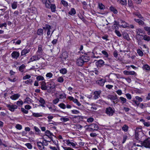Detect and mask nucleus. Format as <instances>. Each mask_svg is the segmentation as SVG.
I'll use <instances>...</instances> for the list:
<instances>
[{
  "mask_svg": "<svg viewBox=\"0 0 150 150\" xmlns=\"http://www.w3.org/2000/svg\"><path fill=\"white\" fill-rule=\"evenodd\" d=\"M89 58L87 54H85L81 56L77 60V64L79 66H81L86 62L89 60Z\"/></svg>",
  "mask_w": 150,
  "mask_h": 150,
  "instance_id": "nucleus-1",
  "label": "nucleus"
},
{
  "mask_svg": "<svg viewBox=\"0 0 150 150\" xmlns=\"http://www.w3.org/2000/svg\"><path fill=\"white\" fill-rule=\"evenodd\" d=\"M135 139L139 141H141L142 138L144 136V134L142 131L141 128L137 127L135 130Z\"/></svg>",
  "mask_w": 150,
  "mask_h": 150,
  "instance_id": "nucleus-2",
  "label": "nucleus"
},
{
  "mask_svg": "<svg viewBox=\"0 0 150 150\" xmlns=\"http://www.w3.org/2000/svg\"><path fill=\"white\" fill-rule=\"evenodd\" d=\"M85 127L86 130L87 131L97 130L99 128L98 125L95 123H93L89 125H86Z\"/></svg>",
  "mask_w": 150,
  "mask_h": 150,
  "instance_id": "nucleus-3",
  "label": "nucleus"
},
{
  "mask_svg": "<svg viewBox=\"0 0 150 150\" xmlns=\"http://www.w3.org/2000/svg\"><path fill=\"white\" fill-rule=\"evenodd\" d=\"M107 98L108 99H110L111 100H116L115 101H113V102L115 104L116 103H117L118 101V100L117 99V97L116 95H113L110 94L108 95L107 96Z\"/></svg>",
  "mask_w": 150,
  "mask_h": 150,
  "instance_id": "nucleus-4",
  "label": "nucleus"
},
{
  "mask_svg": "<svg viewBox=\"0 0 150 150\" xmlns=\"http://www.w3.org/2000/svg\"><path fill=\"white\" fill-rule=\"evenodd\" d=\"M142 145L146 148L150 147V138L145 140L142 143Z\"/></svg>",
  "mask_w": 150,
  "mask_h": 150,
  "instance_id": "nucleus-5",
  "label": "nucleus"
},
{
  "mask_svg": "<svg viewBox=\"0 0 150 150\" xmlns=\"http://www.w3.org/2000/svg\"><path fill=\"white\" fill-rule=\"evenodd\" d=\"M101 92L100 90L95 91L93 94L94 95L93 97V98L96 100L98 98L100 97Z\"/></svg>",
  "mask_w": 150,
  "mask_h": 150,
  "instance_id": "nucleus-6",
  "label": "nucleus"
},
{
  "mask_svg": "<svg viewBox=\"0 0 150 150\" xmlns=\"http://www.w3.org/2000/svg\"><path fill=\"white\" fill-rule=\"evenodd\" d=\"M6 106L8 108V109L11 112H13L14 110L17 108V105H13L8 104Z\"/></svg>",
  "mask_w": 150,
  "mask_h": 150,
  "instance_id": "nucleus-7",
  "label": "nucleus"
},
{
  "mask_svg": "<svg viewBox=\"0 0 150 150\" xmlns=\"http://www.w3.org/2000/svg\"><path fill=\"white\" fill-rule=\"evenodd\" d=\"M66 144L68 146H72L73 147H74L76 145H77V143L76 142H72L69 140H66Z\"/></svg>",
  "mask_w": 150,
  "mask_h": 150,
  "instance_id": "nucleus-8",
  "label": "nucleus"
},
{
  "mask_svg": "<svg viewBox=\"0 0 150 150\" xmlns=\"http://www.w3.org/2000/svg\"><path fill=\"white\" fill-rule=\"evenodd\" d=\"M20 55L19 53L16 51H13L12 52L11 54V56L12 57L16 59H17L19 57Z\"/></svg>",
  "mask_w": 150,
  "mask_h": 150,
  "instance_id": "nucleus-9",
  "label": "nucleus"
},
{
  "mask_svg": "<svg viewBox=\"0 0 150 150\" xmlns=\"http://www.w3.org/2000/svg\"><path fill=\"white\" fill-rule=\"evenodd\" d=\"M39 57H38L36 54L33 56L30 59V62H33L34 61L38 60L40 59Z\"/></svg>",
  "mask_w": 150,
  "mask_h": 150,
  "instance_id": "nucleus-10",
  "label": "nucleus"
},
{
  "mask_svg": "<svg viewBox=\"0 0 150 150\" xmlns=\"http://www.w3.org/2000/svg\"><path fill=\"white\" fill-rule=\"evenodd\" d=\"M46 83L45 81H42L41 82V88L43 90H46L47 89V87L46 85Z\"/></svg>",
  "mask_w": 150,
  "mask_h": 150,
  "instance_id": "nucleus-11",
  "label": "nucleus"
},
{
  "mask_svg": "<svg viewBox=\"0 0 150 150\" xmlns=\"http://www.w3.org/2000/svg\"><path fill=\"white\" fill-rule=\"evenodd\" d=\"M105 81L103 79H101L99 80H98L96 81V83L100 86H103L104 84Z\"/></svg>",
  "mask_w": 150,
  "mask_h": 150,
  "instance_id": "nucleus-12",
  "label": "nucleus"
},
{
  "mask_svg": "<svg viewBox=\"0 0 150 150\" xmlns=\"http://www.w3.org/2000/svg\"><path fill=\"white\" fill-rule=\"evenodd\" d=\"M20 96V95L18 94H16L12 95L10 97V98L13 100H16L18 99Z\"/></svg>",
  "mask_w": 150,
  "mask_h": 150,
  "instance_id": "nucleus-13",
  "label": "nucleus"
},
{
  "mask_svg": "<svg viewBox=\"0 0 150 150\" xmlns=\"http://www.w3.org/2000/svg\"><path fill=\"white\" fill-rule=\"evenodd\" d=\"M37 145L39 149L42 150L44 149V146L42 142H37Z\"/></svg>",
  "mask_w": 150,
  "mask_h": 150,
  "instance_id": "nucleus-14",
  "label": "nucleus"
},
{
  "mask_svg": "<svg viewBox=\"0 0 150 150\" xmlns=\"http://www.w3.org/2000/svg\"><path fill=\"white\" fill-rule=\"evenodd\" d=\"M114 109L110 107L106 108L105 112H114Z\"/></svg>",
  "mask_w": 150,
  "mask_h": 150,
  "instance_id": "nucleus-15",
  "label": "nucleus"
},
{
  "mask_svg": "<svg viewBox=\"0 0 150 150\" xmlns=\"http://www.w3.org/2000/svg\"><path fill=\"white\" fill-rule=\"evenodd\" d=\"M30 51V50L29 49H24L22 50L21 52V56L24 55L26 54L29 53Z\"/></svg>",
  "mask_w": 150,
  "mask_h": 150,
  "instance_id": "nucleus-16",
  "label": "nucleus"
},
{
  "mask_svg": "<svg viewBox=\"0 0 150 150\" xmlns=\"http://www.w3.org/2000/svg\"><path fill=\"white\" fill-rule=\"evenodd\" d=\"M124 73L127 75H134L135 74V72L134 71H124Z\"/></svg>",
  "mask_w": 150,
  "mask_h": 150,
  "instance_id": "nucleus-17",
  "label": "nucleus"
},
{
  "mask_svg": "<svg viewBox=\"0 0 150 150\" xmlns=\"http://www.w3.org/2000/svg\"><path fill=\"white\" fill-rule=\"evenodd\" d=\"M62 59L66 60V59L68 58V54L66 52H63L62 54Z\"/></svg>",
  "mask_w": 150,
  "mask_h": 150,
  "instance_id": "nucleus-18",
  "label": "nucleus"
},
{
  "mask_svg": "<svg viewBox=\"0 0 150 150\" xmlns=\"http://www.w3.org/2000/svg\"><path fill=\"white\" fill-rule=\"evenodd\" d=\"M37 33L39 35H42L43 34V30L42 28L38 29L37 31Z\"/></svg>",
  "mask_w": 150,
  "mask_h": 150,
  "instance_id": "nucleus-19",
  "label": "nucleus"
},
{
  "mask_svg": "<svg viewBox=\"0 0 150 150\" xmlns=\"http://www.w3.org/2000/svg\"><path fill=\"white\" fill-rule=\"evenodd\" d=\"M110 10L112 12L115 14H116L117 13V11L115 8L113 6H111L110 8Z\"/></svg>",
  "mask_w": 150,
  "mask_h": 150,
  "instance_id": "nucleus-20",
  "label": "nucleus"
},
{
  "mask_svg": "<svg viewBox=\"0 0 150 150\" xmlns=\"http://www.w3.org/2000/svg\"><path fill=\"white\" fill-rule=\"evenodd\" d=\"M134 20L135 21L138 23L140 25H142L144 24V22L142 20L135 18L134 19Z\"/></svg>",
  "mask_w": 150,
  "mask_h": 150,
  "instance_id": "nucleus-21",
  "label": "nucleus"
},
{
  "mask_svg": "<svg viewBox=\"0 0 150 150\" xmlns=\"http://www.w3.org/2000/svg\"><path fill=\"white\" fill-rule=\"evenodd\" d=\"M69 118L65 117H62L60 118V120L63 122H66L69 121Z\"/></svg>",
  "mask_w": 150,
  "mask_h": 150,
  "instance_id": "nucleus-22",
  "label": "nucleus"
},
{
  "mask_svg": "<svg viewBox=\"0 0 150 150\" xmlns=\"http://www.w3.org/2000/svg\"><path fill=\"white\" fill-rule=\"evenodd\" d=\"M76 11L75 9L73 8H71L70 11L69 12V13L71 15H73L76 13Z\"/></svg>",
  "mask_w": 150,
  "mask_h": 150,
  "instance_id": "nucleus-23",
  "label": "nucleus"
},
{
  "mask_svg": "<svg viewBox=\"0 0 150 150\" xmlns=\"http://www.w3.org/2000/svg\"><path fill=\"white\" fill-rule=\"evenodd\" d=\"M39 102L42 104L41 105L43 107H44V104L45 103V100L42 98H40L39 100Z\"/></svg>",
  "mask_w": 150,
  "mask_h": 150,
  "instance_id": "nucleus-24",
  "label": "nucleus"
},
{
  "mask_svg": "<svg viewBox=\"0 0 150 150\" xmlns=\"http://www.w3.org/2000/svg\"><path fill=\"white\" fill-rule=\"evenodd\" d=\"M51 9V11L52 12H54L56 11V6L54 4H52L51 5L50 7Z\"/></svg>",
  "mask_w": 150,
  "mask_h": 150,
  "instance_id": "nucleus-25",
  "label": "nucleus"
},
{
  "mask_svg": "<svg viewBox=\"0 0 150 150\" xmlns=\"http://www.w3.org/2000/svg\"><path fill=\"white\" fill-rule=\"evenodd\" d=\"M25 68V66L24 64H22L19 68V70L21 72H23Z\"/></svg>",
  "mask_w": 150,
  "mask_h": 150,
  "instance_id": "nucleus-26",
  "label": "nucleus"
},
{
  "mask_svg": "<svg viewBox=\"0 0 150 150\" xmlns=\"http://www.w3.org/2000/svg\"><path fill=\"white\" fill-rule=\"evenodd\" d=\"M49 87L51 89H53L55 88V85L54 82H50L49 84Z\"/></svg>",
  "mask_w": 150,
  "mask_h": 150,
  "instance_id": "nucleus-27",
  "label": "nucleus"
},
{
  "mask_svg": "<svg viewBox=\"0 0 150 150\" xmlns=\"http://www.w3.org/2000/svg\"><path fill=\"white\" fill-rule=\"evenodd\" d=\"M99 8L101 10H103L105 9V6L102 3H98Z\"/></svg>",
  "mask_w": 150,
  "mask_h": 150,
  "instance_id": "nucleus-28",
  "label": "nucleus"
},
{
  "mask_svg": "<svg viewBox=\"0 0 150 150\" xmlns=\"http://www.w3.org/2000/svg\"><path fill=\"white\" fill-rule=\"evenodd\" d=\"M136 33H138L143 34L144 33V31L143 30L139 28L136 29Z\"/></svg>",
  "mask_w": 150,
  "mask_h": 150,
  "instance_id": "nucleus-29",
  "label": "nucleus"
},
{
  "mask_svg": "<svg viewBox=\"0 0 150 150\" xmlns=\"http://www.w3.org/2000/svg\"><path fill=\"white\" fill-rule=\"evenodd\" d=\"M118 2L123 5L127 4V0H118Z\"/></svg>",
  "mask_w": 150,
  "mask_h": 150,
  "instance_id": "nucleus-30",
  "label": "nucleus"
},
{
  "mask_svg": "<svg viewBox=\"0 0 150 150\" xmlns=\"http://www.w3.org/2000/svg\"><path fill=\"white\" fill-rule=\"evenodd\" d=\"M128 129V126L125 125L122 127V130L125 132H126L127 131Z\"/></svg>",
  "mask_w": 150,
  "mask_h": 150,
  "instance_id": "nucleus-31",
  "label": "nucleus"
},
{
  "mask_svg": "<svg viewBox=\"0 0 150 150\" xmlns=\"http://www.w3.org/2000/svg\"><path fill=\"white\" fill-rule=\"evenodd\" d=\"M17 6V3L16 2H14L11 5V7L13 9H16Z\"/></svg>",
  "mask_w": 150,
  "mask_h": 150,
  "instance_id": "nucleus-32",
  "label": "nucleus"
},
{
  "mask_svg": "<svg viewBox=\"0 0 150 150\" xmlns=\"http://www.w3.org/2000/svg\"><path fill=\"white\" fill-rule=\"evenodd\" d=\"M145 30L147 32V34L148 35H150V27L146 26L144 28Z\"/></svg>",
  "mask_w": 150,
  "mask_h": 150,
  "instance_id": "nucleus-33",
  "label": "nucleus"
},
{
  "mask_svg": "<svg viewBox=\"0 0 150 150\" xmlns=\"http://www.w3.org/2000/svg\"><path fill=\"white\" fill-rule=\"evenodd\" d=\"M59 99H64L66 98V96L64 93H63L59 95Z\"/></svg>",
  "mask_w": 150,
  "mask_h": 150,
  "instance_id": "nucleus-34",
  "label": "nucleus"
},
{
  "mask_svg": "<svg viewBox=\"0 0 150 150\" xmlns=\"http://www.w3.org/2000/svg\"><path fill=\"white\" fill-rule=\"evenodd\" d=\"M143 39L145 40L149 41L150 40V37L147 36V35H144V36H143Z\"/></svg>",
  "mask_w": 150,
  "mask_h": 150,
  "instance_id": "nucleus-35",
  "label": "nucleus"
},
{
  "mask_svg": "<svg viewBox=\"0 0 150 150\" xmlns=\"http://www.w3.org/2000/svg\"><path fill=\"white\" fill-rule=\"evenodd\" d=\"M36 79L38 81H43L44 80V77L42 76H38L36 77Z\"/></svg>",
  "mask_w": 150,
  "mask_h": 150,
  "instance_id": "nucleus-36",
  "label": "nucleus"
},
{
  "mask_svg": "<svg viewBox=\"0 0 150 150\" xmlns=\"http://www.w3.org/2000/svg\"><path fill=\"white\" fill-rule=\"evenodd\" d=\"M25 145L29 149H32V146L30 143H27L25 144Z\"/></svg>",
  "mask_w": 150,
  "mask_h": 150,
  "instance_id": "nucleus-37",
  "label": "nucleus"
},
{
  "mask_svg": "<svg viewBox=\"0 0 150 150\" xmlns=\"http://www.w3.org/2000/svg\"><path fill=\"white\" fill-rule=\"evenodd\" d=\"M34 128L35 131L36 132V133L37 134H38L40 133V130L37 127L35 126L34 127Z\"/></svg>",
  "mask_w": 150,
  "mask_h": 150,
  "instance_id": "nucleus-38",
  "label": "nucleus"
},
{
  "mask_svg": "<svg viewBox=\"0 0 150 150\" xmlns=\"http://www.w3.org/2000/svg\"><path fill=\"white\" fill-rule=\"evenodd\" d=\"M120 100H121V102L122 103H125L126 102L127 100L125 98L122 97H121L120 98Z\"/></svg>",
  "mask_w": 150,
  "mask_h": 150,
  "instance_id": "nucleus-39",
  "label": "nucleus"
},
{
  "mask_svg": "<svg viewBox=\"0 0 150 150\" xmlns=\"http://www.w3.org/2000/svg\"><path fill=\"white\" fill-rule=\"evenodd\" d=\"M61 3L64 6L67 7L68 6V3L64 0H62Z\"/></svg>",
  "mask_w": 150,
  "mask_h": 150,
  "instance_id": "nucleus-40",
  "label": "nucleus"
},
{
  "mask_svg": "<svg viewBox=\"0 0 150 150\" xmlns=\"http://www.w3.org/2000/svg\"><path fill=\"white\" fill-rule=\"evenodd\" d=\"M42 46L41 45H38V50L37 51L38 52H42L43 51L42 49Z\"/></svg>",
  "mask_w": 150,
  "mask_h": 150,
  "instance_id": "nucleus-41",
  "label": "nucleus"
},
{
  "mask_svg": "<svg viewBox=\"0 0 150 150\" xmlns=\"http://www.w3.org/2000/svg\"><path fill=\"white\" fill-rule=\"evenodd\" d=\"M15 127L18 130H21L22 129V126L19 124H16V125Z\"/></svg>",
  "mask_w": 150,
  "mask_h": 150,
  "instance_id": "nucleus-42",
  "label": "nucleus"
},
{
  "mask_svg": "<svg viewBox=\"0 0 150 150\" xmlns=\"http://www.w3.org/2000/svg\"><path fill=\"white\" fill-rule=\"evenodd\" d=\"M16 104L18 106H21L23 104V102L22 100H18L16 102Z\"/></svg>",
  "mask_w": 150,
  "mask_h": 150,
  "instance_id": "nucleus-43",
  "label": "nucleus"
},
{
  "mask_svg": "<svg viewBox=\"0 0 150 150\" xmlns=\"http://www.w3.org/2000/svg\"><path fill=\"white\" fill-rule=\"evenodd\" d=\"M60 72L63 74H64L67 73V70L65 68L62 69L60 70Z\"/></svg>",
  "mask_w": 150,
  "mask_h": 150,
  "instance_id": "nucleus-44",
  "label": "nucleus"
},
{
  "mask_svg": "<svg viewBox=\"0 0 150 150\" xmlns=\"http://www.w3.org/2000/svg\"><path fill=\"white\" fill-rule=\"evenodd\" d=\"M45 134L48 137L51 136L52 135V133L49 130H47L45 132Z\"/></svg>",
  "mask_w": 150,
  "mask_h": 150,
  "instance_id": "nucleus-45",
  "label": "nucleus"
},
{
  "mask_svg": "<svg viewBox=\"0 0 150 150\" xmlns=\"http://www.w3.org/2000/svg\"><path fill=\"white\" fill-rule=\"evenodd\" d=\"M123 36L124 38L127 40H128L129 39V35L127 33H124L123 34Z\"/></svg>",
  "mask_w": 150,
  "mask_h": 150,
  "instance_id": "nucleus-46",
  "label": "nucleus"
},
{
  "mask_svg": "<svg viewBox=\"0 0 150 150\" xmlns=\"http://www.w3.org/2000/svg\"><path fill=\"white\" fill-rule=\"evenodd\" d=\"M137 53L140 56H142L143 55V52L139 49L137 50Z\"/></svg>",
  "mask_w": 150,
  "mask_h": 150,
  "instance_id": "nucleus-47",
  "label": "nucleus"
},
{
  "mask_svg": "<svg viewBox=\"0 0 150 150\" xmlns=\"http://www.w3.org/2000/svg\"><path fill=\"white\" fill-rule=\"evenodd\" d=\"M73 101L75 103H76V104L80 106L81 105V103L78 101V100L74 98L73 100Z\"/></svg>",
  "mask_w": 150,
  "mask_h": 150,
  "instance_id": "nucleus-48",
  "label": "nucleus"
},
{
  "mask_svg": "<svg viewBox=\"0 0 150 150\" xmlns=\"http://www.w3.org/2000/svg\"><path fill=\"white\" fill-rule=\"evenodd\" d=\"M46 76L47 78H50L52 77L53 76V74L50 72L46 74Z\"/></svg>",
  "mask_w": 150,
  "mask_h": 150,
  "instance_id": "nucleus-49",
  "label": "nucleus"
},
{
  "mask_svg": "<svg viewBox=\"0 0 150 150\" xmlns=\"http://www.w3.org/2000/svg\"><path fill=\"white\" fill-rule=\"evenodd\" d=\"M143 68L147 70H149L150 69L149 66L147 64L144 65L143 67Z\"/></svg>",
  "mask_w": 150,
  "mask_h": 150,
  "instance_id": "nucleus-50",
  "label": "nucleus"
},
{
  "mask_svg": "<svg viewBox=\"0 0 150 150\" xmlns=\"http://www.w3.org/2000/svg\"><path fill=\"white\" fill-rule=\"evenodd\" d=\"M33 81L32 79H29L28 80H27L25 81V83L27 84H28L29 83L32 84V83L33 82Z\"/></svg>",
  "mask_w": 150,
  "mask_h": 150,
  "instance_id": "nucleus-51",
  "label": "nucleus"
},
{
  "mask_svg": "<svg viewBox=\"0 0 150 150\" xmlns=\"http://www.w3.org/2000/svg\"><path fill=\"white\" fill-rule=\"evenodd\" d=\"M82 3L83 4V8L84 9H87V3L85 1H83L82 2Z\"/></svg>",
  "mask_w": 150,
  "mask_h": 150,
  "instance_id": "nucleus-52",
  "label": "nucleus"
},
{
  "mask_svg": "<svg viewBox=\"0 0 150 150\" xmlns=\"http://www.w3.org/2000/svg\"><path fill=\"white\" fill-rule=\"evenodd\" d=\"M59 106L62 109H65L66 108V105L63 103H60L59 105Z\"/></svg>",
  "mask_w": 150,
  "mask_h": 150,
  "instance_id": "nucleus-53",
  "label": "nucleus"
},
{
  "mask_svg": "<svg viewBox=\"0 0 150 150\" xmlns=\"http://www.w3.org/2000/svg\"><path fill=\"white\" fill-rule=\"evenodd\" d=\"M57 81L59 82L62 83L64 81V79L62 77H59L57 79Z\"/></svg>",
  "mask_w": 150,
  "mask_h": 150,
  "instance_id": "nucleus-54",
  "label": "nucleus"
},
{
  "mask_svg": "<svg viewBox=\"0 0 150 150\" xmlns=\"http://www.w3.org/2000/svg\"><path fill=\"white\" fill-rule=\"evenodd\" d=\"M48 29H47V35H50V30L52 29V27L50 25Z\"/></svg>",
  "mask_w": 150,
  "mask_h": 150,
  "instance_id": "nucleus-55",
  "label": "nucleus"
},
{
  "mask_svg": "<svg viewBox=\"0 0 150 150\" xmlns=\"http://www.w3.org/2000/svg\"><path fill=\"white\" fill-rule=\"evenodd\" d=\"M115 33L119 37H120L122 35L119 31H118L117 30H115Z\"/></svg>",
  "mask_w": 150,
  "mask_h": 150,
  "instance_id": "nucleus-56",
  "label": "nucleus"
},
{
  "mask_svg": "<svg viewBox=\"0 0 150 150\" xmlns=\"http://www.w3.org/2000/svg\"><path fill=\"white\" fill-rule=\"evenodd\" d=\"M102 54L104 55H105V57H108V54L107 52L105 50H103L102 51Z\"/></svg>",
  "mask_w": 150,
  "mask_h": 150,
  "instance_id": "nucleus-57",
  "label": "nucleus"
},
{
  "mask_svg": "<svg viewBox=\"0 0 150 150\" xmlns=\"http://www.w3.org/2000/svg\"><path fill=\"white\" fill-rule=\"evenodd\" d=\"M42 142L44 146H46L48 145V142L45 140H42Z\"/></svg>",
  "mask_w": 150,
  "mask_h": 150,
  "instance_id": "nucleus-58",
  "label": "nucleus"
},
{
  "mask_svg": "<svg viewBox=\"0 0 150 150\" xmlns=\"http://www.w3.org/2000/svg\"><path fill=\"white\" fill-rule=\"evenodd\" d=\"M49 148L51 149V150H58L57 148L54 146H53L51 145L49 146Z\"/></svg>",
  "mask_w": 150,
  "mask_h": 150,
  "instance_id": "nucleus-59",
  "label": "nucleus"
},
{
  "mask_svg": "<svg viewBox=\"0 0 150 150\" xmlns=\"http://www.w3.org/2000/svg\"><path fill=\"white\" fill-rule=\"evenodd\" d=\"M45 5L46 7L48 8H50V6H51L50 1L49 0L48 1H47V3H46Z\"/></svg>",
  "mask_w": 150,
  "mask_h": 150,
  "instance_id": "nucleus-60",
  "label": "nucleus"
},
{
  "mask_svg": "<svg viewBox=\"0 0 150 150\" xmlns=\"http://www.w3.org/2000/svg\"><path fill=\"white\" fill-rule=\"evenodd\" d=\"M144 125L147 127H150V122H145L143 123Z\"/></svg>",
  "mask_w": 150,
  "mask_h": 150,
  "instance_id": "nucleus-61",
  "label": "nucleus"
},
{
  "mask_svg": "<svg viewBox=\"0 0 150 150\" xmlns=\"http://www.w3.org/2000/svg\"><path fill=\"white\" fill-rule=\"evenodd\" d=\"M30 77L31 76L30 75L27 74L23 77V80H26L29 79Z\"/></svg>",
  "mask_w": 150,
  "mask_h": 150,
  "instance_id": "nucleus-62",
  "label": "nucleus"
},
{
  "mask_svg": "<svg viewBox=\"0 0 150 150\" xmlns=\"http://www.w3.org/2000/svg\"><path fill=\"white\" fill-rule=\"evenodd\" d=\"M63 148L64 150H74L73 149L70 147H64Z\"/></svg>",
  "mask_w": 150,
  "mask_h": 150,
  "instance_id": "nucleus-63",
  "label": "nucleus"
},
{
  "mask_svg": "<svg viewBox=\"0 0 150 150\" xmlns=\"http://www.w3.org/2000/svg\"><path fill=\"white\" fill-rule=\"evenodd\" d=\"M63 148L64 150H74L73 149L70 147H64Z\"/></svg>",
  "mask_w": 150,
  "mask_h": 150,
  "instance_id": "nucleus-64",
  "label": "nucleus"
}]
</instances>
